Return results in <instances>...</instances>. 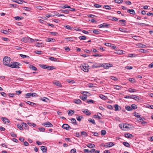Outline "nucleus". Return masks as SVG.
Returning <instances> with one entry per match:
<instances>
[{"mask_svg":"<svg viewBox=\"0 0 153 153\" xmlns=\"http://www.w3.org/2000/svg\"><path fill=\"white\" fill-rule=\"evenodd\" d=\"M14 18L15 19L17 20H20L22 19H23V17L17 16L15 17Z\"/></svg>","mask_w":153,"mask_h":153,"instance_id":"2f4dec72","label":"nucleus"},{"mask_svg":"<svg viewBox=\"0 0 153 153\" xmlns=\"http://www.w3.org/2000/svg\"><path fill=\"white\" fill-rule=\"evenodd\" d=\"M125 109L128 111H131L132 110V108H131V107L128 105L126 106Z\"/></svg>","mask_w":153,"mask_h":153,"instance_id":"b1692460","label":"nucleus"},{"mask_svg":"<svg viewBox=\"0 0 153 153\" xmlns=\"http://www.w3.org/2000/svg\"><path fill=\"white\" fill-rule=\"evenodd\" d=\"M125 136L127 138H129L131 136L132 137V134H130L129 133L126 134H125Z\"/></svg>","mask_w":153,"mask_h":153,"instance_id":"72a5a7b5","label":"nucleus"},{"mask_svg":"<svg viewBox=\"0 0 153 153\" xmlns=\"http://www.w3.org/2000/svg\"><path fill=\"white\" fill-rule=\"evenodd\" d=\"M119 30L120 31L124 33H127L128 32L127 31V29L125 28H119Z\"/></svg>","mask_w":153,"mask_h":153,"instance_id":"a211bd4d","label":"nucleus"},{"mask_svg":"<svg viewBox=\"0 0 153 153\" xmlns=\"http://www.w3.org/2000/svg\"><path fill=\"white\" fill-rule=\"evenodd\" d=\"M23 2H25V1L23 0H17L16 3L21 4H22Z\"/></svg>","mask_w":153,"mask_h":153,"instance_id":"de8ad7c7","label":"nucleus"},{"mask_svg":"<svg viewBox=\"0 0 153 153\" xmlns=\"http://www.w3.org/2000/svg\"><path fill=\"white\" fill-rule=\"evenodd\" d=\"M76 152V150L74 148L71 149V152L72 153H75Z\"/></svg>","mask_w":153,"mask_h":153,"instance_id":"774afa93","label":"nucleus"},{"mask_svg":"<svg viewBox=\"0 0 153 153\" xmlns=\"http://www.w3.org/2000/svg\"><path fill=\"white\" fill-rule=\"evenodd\" d=\"M114 110L115 111H117L119 110L118 107H120L118 105L116 104L114 105Z\"/></svg>","mask_w":153,"mask_h":153,"instance_id":"c03bdc74","label":"nucleus"},{"mask_svg":"<svg viewBox=\"0 0 153 153\" xmlns=\"http://www.w3.org/2000/svg\"><path fill=\"white\" fill-rule=\"evenodd\" d=\"M127 11L130 14L133 15H134L135 13V12L133 9H128Z\"/></svg>","mask_w":153,"mask_h":153,"instance_id":"f8f14e48","label":"nucleus"},{"mask_svg":"<svg viewBox=\"0 0 153 153\" xmlns=\"http://www.w3.org/2000/svg\"><path fill=\"white\" fill-rule=\"evenodd\" d=\"M115 52L118 54H121L122 53V51L120 50H117L115 51Z\"/></svg>","mask_w":153,"mask_h":153,"instance_id":"c756f323","label":"nucleus"},{"mask_svg":"<svg viewBox=\"0 0 153 153\" xmlns=\"http://www.w3.org/2000/svg\"><path fill=\"white\" fill-rule=\"evenodd\" d=\"M26 98H29V97L31 96L33 97H36L37 96V94L35 93H27L25 94Z\"/></svg>","mask_w":153,"mask_h":153,"instance_id":"20e7f679","label":"nucleus"},{"mask_svg":"<svg viewBox=\"0 0 153 153\" xmlns=\"http://www.w3.org/2000/svg\"><path fill=\"white\" fill-rule=\"evenodd\" d=\"M29 42H35V39H33L30 37H29Z\"/></svg>","mask_w":153,"mask_h":153,"instance_id":"680f3d73","label":"nucleus"},{"mask_svg":"<svg viewBox=\"0 0 153 153\" xmlns=\"http://www.w3.org/2000/svg\"><path fill=\"white\" fill-rule=\"evenodd\" d=\"M10 134L13 137H17L16 134H15L13 132H11Z\"/></svg>","mask_w":153,"mask_h":153,"instance_id":"4d7b16f0","label":"nucleus"},{"mask_svg":"<svg viewBox=\"0 0 153 153\" xmlns=\"http://www.w3.org/2000/svg\"><path fill=\"white\" fill-rule=\"evenodd\" d=\"M87 146L89 148H93L95 146L94 144L92 143H88L87 144Z\"/></svg>","mask_w":153,"mask_h":153,"instance_id":"aec40b11","label":"nucleus"},{"mask_svg":"<svg viewBox=\"0 0 153 153\" xmlns=\"http://www.w3.org/2000/svg\"><path fill=\"white\" fill-rule=\"evenodd\" d=\"M114 88L118 90H120L121 89V87L120 86L118 85H114Z\"/></svg>","mask_w":153,"mask_h":153,"instance_id":"4c0bfd02","label":"nucleus"},{"mask_svg":"<svg viewBox=\"0 0 153 153\" xmlns=\"http://www.w3.org/2000/svg\"><path fill=\"white\" fill-rule=\"evenodd\" d=\"M107 106V107L110 109H113V107L111 105H106Z\"/></svg>","mask_w":153,"mask_h":153,"instance_id":"0e129e2a","label":"nucleus"},{"mask_svg":"<svg viewBox=\"0 0 153 153\" xmlns=\"http://www.w3.org/2000/svg\"><path fill=\"white\" fill-rule=\"evenodd\" d=\"M17 127L20 130H22L23 129V127L22 125H21L19 124H18L17 125Z\"/></svg>","mask_w":153,"mask_h":153,"instance_id":"603ef678","label":"nucleus"},{"mask_svg":"<svg viewBox=\"0 0 153 153\" xmlns=\"http://www.w3.org/2000/svg\"><path fill=\"white\" fill-rule=\"evenodd\" d=\"M24 8L25 9V10L26 11H30L31 10V9L30 8L27 7H24Z\"/></svg>","mask_w":153,"mask_h":153,"instance_id":"13d9d810","label":"nucleus"},{"mask_svg":"<svg viewBox=\"0 0 153 153\" xmlns=\"http://www.w3.org/2000/svg\"><path fill=\"white\" fill-rule=\"evenodd\" d=\"M85 112V114L89 116L91 114V112L88 109H86V111Z\"/></svg>","mask_w":153,"mask_h":153,"instance_id":"3c124183","label":"nucleus"},{"mask_svg":"<svg viewBox=\"0 0 153 153\" xmlns=\"http://www.w3.org/2000/svg\"><path fill=\"white\" fill-rule=\"evenodd\" d=\"M81 134L83 136V137H87L88 135L87 133L84 131L81 132Z\"/></svg>","mask_w":153,"mask_h":153,"instance_id":"7c9ffc66","label":"nucleus"},{"mask_svg":"<svg viewBox=\"0 0 153 153\" xmlns=\"http://www.w3.org/2000/svg\"><path fill=\"white\" fill-rule=\"evenodd\" d=\"M65 39L68 41L72 42L74 40V38L71 37L65 38Z\"/></svg>","mask_w":153,"mask_h":153,"instance_id":"f3484780","label":"nucleus"},{"mask_svg":"<svg viewBox=\"0 0 153 153\" xmlns=\"http://www.w3.org/2000/svg\"><path fill=\"white\" fill-rule=\"evenodd\" d=\"M41 150L43 152H46L47 150V147L46 146H42L41 147Z\"/></svg>","mask_w":153,"mask_h":153,"instance_id":"2eb2a0df","label":"nucleus"},{"mask_svg":"<svg viewBox=\"0 0 153 153\" xmlns=\"http://www.w3.org/2000/svg\"><path fill=\"white\" fill-rule=\"evenodd\" d=\"M79 39L81 40H85L86 39V36H82L79 37Z\"/></svg>","mask_w":153,"mask_h":153,"instance_id":"bb28decb","label":"nucleus"},{"mask_svg":"<svg viewBox=\"0 0 153 153\" xmlns=\"http://www.w3.org/2000/svg\"><path fill=\"white\" fill-rule=\"evenodd\" d=\"M114 2L118 4H121L123 2V0H114Z\"/></svg>","mask_w":153,"mask_h":153,"instance_id":"e433bc0d","label":"nucleus"},{"mask_svg":"<svg viewBox=\"0 0 153 153\" xmlns=\"http://www.w3.org/2000/svg\"><path fill=\"white\" fill-rule=\"evenodd\" d=\"M76 101L75 102V103L77 104H80L82 103V102L81 100L79 99H76Z\"/></svg>","mask_w":153,"mask_h":153,"instance_id":"58836bf2","label":"nucleus"},{"mask_svg":"<svg viewBox=\"0 0 153 153\" xmlns=\"http://www.w3.org/2000/svg\"><path fill=\"white\" fill-rule=\"evenodd\" d=\"M92 67L94 68H96L100 67H103L105 68L104 65L103 64H95L93 65Z\"/></svg>","mask_w":153,"mask_h":153,"instance_id":"423d86ee","label":"nucleus"},{"mask_svg":"<svg viewBox=\"0 0 153 153\" xmlns=\"http://www.w3.org/2000/svg\"><path fill=\"white\" fill-rule=\"evenodd\" d=\"M87 102L89 104L93 103L94 102V101L92 100H90L87 101Z\"/></svg>","mask_w":153,"mask_h":153,"instance_id":"338daca9","label":"nucleus"},{"mask_svg":"<svg viewBox=\"0 0 153 153\" xmlns=\"http://www.w3.org/2000/svg\"><path fill=\"white\" fill-rule=\"evenodd\" d=\"M105 26V23H104L102 24L99 25L98 27L99 28H101L102 27H104Z\"/></svg>","mask_w":153,"mask_h":153,"instance_id":"e2e57ef3","label":"nucleus"},{"mask_svg":"<svg viewBox=\"0 0 153 153\" xmlns=\"http://www.w3.org/2000/svg\"><path fill=\"white\" fill-rule=\"evenodd\" d=\"M28 38H29V37L23 38L21 40L25 42H29Z\"/></svg>","mask_w":153,"mask_h":153,"instance_id":"6ab92c4d","label":"nucleus"},{"mask_svg":"<svg viewBox=\"0 0 153 153\" xmlns=\"http://www.w3.org/2000/svg\"><path fill=\"white\" fill-rule=\"evenodd\" d=\"M55 68V67L54 66L47 65V69L48 70H53Z\"/></svg>","mask_w":153,"mask_h":153,"instance_id":"a878e982","label":"nucleus"},{"mask_svg":"<svg viewBox=\"0 0 153 153\" xmlns=\"http://www.w3.org/2000/svg\"><path fill=\"white\" fill-rule=\"evenodd\" d=\"M139 51L140 52L143 53H146L149 52V51L147 50L143 49H139Z\"/></svg>","mask_w":153,"mask_h":153,"instance_id":"412c9836","label":"nucleus"},{"mask_svg":"<svg viewBox=\"0 0 153 153\" xmlns=\"http://www.w3.org/2000/svg\"><path fill=\"white\" fill-rule=\"evenodd\" d=\"M74 113V111L70 109L68 111V115L69 116H72Z\"/></svg>","mask_w":153,"mask_h":153,"instance_id":"ddd939ff","label":"nucleus"},{"mask_svg":"<svg viewBox=\"0 0 153 153\" xmlns=\"http://www.w3.org/2000/svg\"><path fill=\"white\" fill-rule=\"evenodd\" d=\"M25 102H26L27 104L30 105L32 106L36 107V104L34 103L28 101H25Z\"/></svg>","mask_w":153,"mask_h":153,"instance_id":"6e6552de","label":"nucleus"},{"mask_svg":"<svg viewBox=\"0 0 153 153\" xmlns=\"http://www.w3.org/2000/svg\"><path fill=\"white\" fill-rule=\"evenodd\" d=\"M131 108H132V109H135L137 108V107L135 104H133L131 105Z\"/></svg>","mask_w":153,"mask_h":153,"instance_id":"37998d69","label":"nucleus"},{"mask_svg":"<svg viewBox=\"0 0 153 153\" xmlns=\"http://www.w3.org/2000/svg\"><path fill=\"white\" fill-rule=\"evenodd\" d=\"M80 98L83 101H85L87 98V97H84L83 96H80Z\"/></svg>","mask_w":153,"mask_h":153,"instance_id":"f704fd0d","label":"nucleus"},{"mask_svg":"<svg viewBox=\"0 0 153 153\" xmlns=\"http://www.w3.org/2000/svg\"><path fill=\"white\" fill-rule=\"evenodd\" d=\"M129 81L132 83H134L135 82V79L133 78H129L128 79Z\"/></svg>","mask_w":153,"mask_h":153,"instance_id":"c85d7f7f","label":"nucleus"},{"mask_svg":"<svg viewBox=\"0 0 153 153\" xmlns=\"http://www.w3.org/2000/svg\"><path fill=\"white\" fill-rule=\"evenodd\" d=\"M53 83L56 85L57 86H59V87H61L62 86V85H61V84L60 83V82L58 81H54L53 82Z\"/></svg>","mask_w":153,"mask_h":153,"instance_id":"9d476101","label":"nucleus"},{"mask_svg":"<svg viewBox=\"0 0 153 153\" xmlns=\"http://www.w3.org/2000/svg\"><path fill=\"white\" fill-rule=\"evenodd\" d=\"M10 58L8 57H5L3 59V64L9 67L10 65V64L9 63L10 61Z\"/></svg>","mask_w":153,"mask_h":153,"instance_id":"f03ea898","label":"nucleus"},{"mask_svg":"<svg viewBox=\"0 0 153 153\" xmlns=\"http://www.w3.org/2000/svg\"><path fill=\"white\" fill-rule=\"evenodd\" d=\"M136 91V90L134 89H132L131 88H130L128 89V91L131 93L132 92H135V91Z\"/></svg>","mask_w":153,"mask_h":153,"instance_id":"ea45409f","label":"nucleus"},{"mask_svg":"<svg viewBox=\"0 0 153 153\" xmlns=\"http://www.w3.org/2000/svg\"><path fill=\"white\" fill-rule=\"evenodd\" d=\"M54 40H55V39L52 38H48L47 39V41L49 42H54Z\"/></svg>","mask_w":153,"mask_h":153,"instance_id":"a18cd8bd","label":"nucleus"},{"mask_svg":"<svg viewBox=\"0 0 153 153\" xmlns=\"http://www.w3.org/2000/svg\"><path fill=\"white\" fill-rule=\"evenodd\" d=\"M20 56L22 58H29V57L28 56H27V55H23V54H20Z\"/></svg>","mask_w":153,"mask_h":153,"instance_id":"bf43d9fd","label":"nucleus"},{"mask_svg":"<svg viewBox=\"0 0 153 153\" xmlns=\"http://www.w3.org/2000/svg\"><path fill=\"white\" fill-rule=\"evenodd\" d=\"M1 119L4 124H6V123H9L10 122V120L5 117H2Z\"/></svg>","mask_w":153,"mask_h":153,"instance_id":"1a4fd4ad","label":"nucleus"},{"mask_svg":"<svg viewBox=\"0 0 153 153\" xmlns=\"http://www.w3.org/2000/svg\"><path fill=\"white\" fill-rule=\"evenodd\" d=\"M49 59L51 61L56 62L57 61V59L56 58L53 57H50L49 58Z\"/></svg>","mask_w":153,"mask_h":153,"instance_id":"a19ab883","label":"nucleus"},{"mask_svg":"<svg viewBox=\"0 0 153 153\" xmlns=\"http://www.w3.org/2000/svg\"><path fill=\"white\" fill-rule=\"evenodd\" d=\"M62 127L63 128L67 130H69L71 128L70 126L67 124H64L62 126Z\"/></svg>","mask_w":153,"mask_h":153,"instance_id":"0eeeda50","label":"nucleus"},{"mask_svg":"<svg viewBox=\"0 0 153 153\" xmlns=\"http://www.w3.org/2000/svg\"><path fill=\"white\" fill-rule=\"evenodd\" d=\"M138 46L140 48H145L146 47V45H144L141 43H140L138 44Z\"/></svg>","mask_w":153,"mask_h":153,"instance_id":"473e14b6","label":"nucleus"},{"mask_svg":"<svg viewBox=\"0 0 153 153\" xmlns=\"http://www.w3.org/2000/svg\"><path fill=\"white\" fill-rule=\"evenodd\" d=\"M114 143L112 142L106 143V147H110L113 146Z\"/></svg>","mask_w":153,"mask_h":153,"instance_id":"9b49d317","label":"nucleus"},{"mask_svg":"<svg viewBox=\"0 0 153 153\" xmlns=\"http://www.w3.org/2000/svg\"><path fill=\"white\" fill-rule=\"evenodd\" d=\"M29 68L31 70L33 71H36L37 70V68L33 65H30L29 66Z\"/></svg>","mask_w":153,"mask_h":153,"instance_id":"4468645a","label":"nucleus"},{"mask_svg":"<svg viewBox=\"0 0 153 153\" xmlns=\"http://www.w3.org/2000/svg\"><path fill=\"white\" fill-rule=\"evenodd\" d=\"M22 126L25 129H27L28 128V126L27 125L24 123H22Z\"/></svg>","mask_w":153,"mask_h":153,"instance_id":"4be33fe9","label":"nucleus"},{"mask_svg":"<svg viewBox=\"0 0 153 153\" xmlns=\"http://www.w3.org/2000/svg\"><path fill=\"white\" fill-rule=\"evenodd\" d=\"M93 32L94 33L96 34H98L100 33L99 31L95 29H94L93 30Z\"/></svg>","mask_w":153,"mask_h":153,"instance_id":"052dcab7","label":"nucleus"},{"mask_svg":"<svg viewBox=\"0 0 153 153\" xmlns=\"http://www.w3.org/2000/svg\"><path fill=\"white\" fill-rule=\"evenodd\" d=\"M1 32L5 34H7L8 33V32L7 30H1Z\"/></svg>","mask_w":153,"mask_h":153,"instance_id":"49530a36","label":"nucleus"},{"mask_svg":"<svg viewBox=\"0 0 153 153\" xmlns=\"http://www.w3.org/2000/svg\"><path fill=\"white\" fill-rule=\"evenodd\" d=\"M110 78L112 79V80H113L115 81H117L118 80V79L114 76H110Z\"/></svg>","mask_w":153,"mask_h":153,"instance_id":"79ce46f5","label":"nucleus"},{"mask_svg":"<svg viewBox=\"0 0 153 153\" xmlns=\"http://www.w3.org/2000/svg\"><path fill=\"white\" fill-rule=\"evenodd\" d=\"M134 97H133V98H134V99H133L135 100L136 101H138L139 100V97L138 96H137L135 95H134Z\"/></svg>","mask_w":153,"mask_h":153,"instance_id":"5fc2aeb1","label":"nucleus"},{"mask_svg":"<svg viewBox=\"0 0 153 153\" xmlns=\"http://www.w3.org/2000/svg\"><path fill=\"white\" fill-rule=\"evenodd\" d=\"M123 144L126 147H130V144L127 142H124L123 143Z\"/></svg>","mask_w":153,"mask_h":153,"instance_id":"cd10ccee","label":"nucleus"},{"mask_svg":"<svg viewBox=\"0 0 153 153\" xmlns=\"http://www.w3.org/2000/svg\"><path fill=\"white\" fill-rule=\"evenodd\" d=\"M39 66L44 69H47V65H40Z\"/></svg>","mask_w":153,"mask_h":153,"instance_id":"8fccbe9b","label":"nucleus"},{"mask_svg":"<svg viewBox=\"0 0 153 153\" xmlns=\"http://www.w3.org/2000/svg\"><path fill=\"white\" fill-rule=\"evenodd\" d=\"M9 67L12 68H20L19 66L21 65V64L18 62H11V63L9 65Z\"/></svg>","mask_w":153,"mask_h":153,"instance_id":"f257e3e1","label":"nucleus"},{"mask_svg":"<svg viewBox=\"0 0 153 153\" xmlns=\"http://www.w3.org/2000/svg\"><path fill=\"white\" fill-rule=\"evenodd\" d=\"M81 69L85 72H87L88 71L89 66L87 64H84L80 66Z\"/></svg>","mask_w":153,"mask_h":153,"instance_id":"7ed1b4c3","label":"nucleus"},{"mask_svg":"<svg viewBox=\"0 0 153 153\" xmlns=\"http://www.w3.org/2000/svg\"><path fill=\"white\" fill-rule=\"evenodd\" d=\"M100 97L102 99L105 100V96L102 94H100L99 95Z\"/></svg>","mask_w":153,"mask_h":153,"instance_id":"6e6d98bb","label":"nucleus"},{"mask_svg":"<svg viewBox=\"0 0 153 153\" xmlns=\"http://www.w3.org/2000/svg\"><path fill=\"white\" fill-rule=\"evenodd\" d=\"M88 121L89 122H90L92 123L94 125H96V123L95 122V120H92L91 119H89L88 120Z\"/></svg>","mask_w":153,"mask_h":153,"instance_id":"09e8293b","label":"nucleus"},{"mask_svg":"<svg viewBox=\"0 0 153 153\" xmlns=\"http://www.w3.org/2000/svg\"><path fill=\"white\" fill-rule=\"evenodd\" d=\"M64 27L67 29L71 30L72 27L69 25H66Z\"/></svg>","mask_w":153,"mask_h":153,"instance_id":"69168bd1","label":"nucleus"},{"mask_svg":"<svg viewBox=\"0 0 153 153\" xmlns=\"http://www.w3.org/2000/svg\"><path fill=\"white\" fill-rule=\"evenodd\" d=\"M113 65L110 63H106V69L108 68L109 67H112Z\"/></svg>","mask_w":153,"mask_h":153,"instance_id":"5701e85b","label":"nucleus"},{"mask_svg":"<svg viewBox=\"0 0 153 153\" xmlns=\"http://www.w3.org/2000/svg\"><path fill=\"white\" fill-rule=\"evenodd\" d=\"M71 121L72 122V123L75 125H77V123L76 121V120L73 118H72L71 120Z\"/></svg>","mask_w":153,"mask_h":153,"instance_id":"393cba45","label":"nucleus"},{"mask_svg":"<svg viewBox=\"0 0 153 153\" xmlns=\"http://www.w3.org/2000/svg\"><path fill=\"white\" fill-rule=\"evenodd\" d=\"M36 46L39 47H42V43L37 42L36 44Z\"/></svg>","mask_w":153,"mask_h":153,"instance_id":"c9c22d12","label":"nucleus"},{"mask_svg":"<svg viewBox=\"0 0 153 153\" xmlns=\"http://www.w3.org/2000/svg\"><path fill=\"white\" fill-rule=\"evenodd\" d=\"M61 12H62V13H64L66 14L68 13H69V11L68 10H61Z\"/></svg>","mask_w":153,"mask_h":153,"instance_id":"864d4df0","label":"nucleus"},{"mask_svg":"<svg viewBox=\"0 0 153 153\" xmlns=\"http://www.w3.org/2000/svg\"><path fill=\"white\" fill-rule=\"evenodd\" d=\"M42 125L45 126L46 127H52L53 126V125L49 122L44 123H43Z\"/></svg>","mask_w":153,"mask_h":153,"instance_id":"39448f33","label":"nucleus"},{"mask_svg":"<svg viewBox=\"0 0 153 153\" xmlns=\"http://www.w3.org/2000/svg\"><path fill=\"white\" fill-rule=\"evenodd\" d=\"M134 95H127L124 98L126 99H134V98H133L134 96Z\"/></svg>","mask_w":153,"mask_h":153,"instance_id":"dca6fc26","label":"nucleus"}]
</instances>
